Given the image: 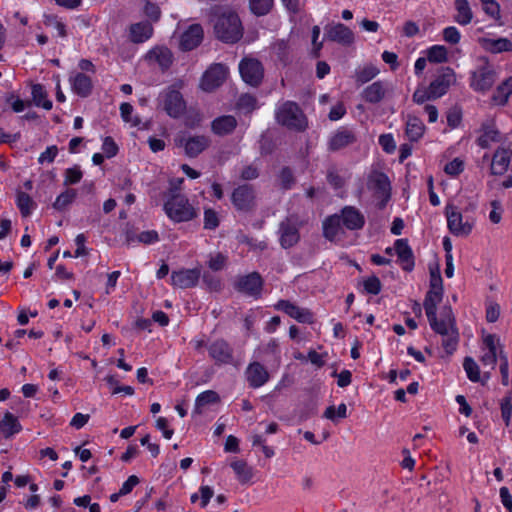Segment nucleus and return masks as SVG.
Here are the masks:
<instances>
[{"mask_svg":"<svg viewBox=\"0 0 512 512\" xmlns=\"http://www.w3.org/2000/svg\"><path fill=\"white\" fill-rule=\"evenodd\" d=\"M324 237L330 241L340 239L344 235V225L340 215H332L323 222Z\"/></svg>","mask_w":512,"mask_h":512,"instance_id":"obj_20","label":"nucleus"},{"mask_svg":"<svg viewBox=\"0 0 512 512\" xmlns=\"http://www.w3.org/2000/svg\"><path fill=\"white\" fill-rule=\"evenodd\" d=\"M211 358L220 364L229 363L232 359V350L224 340H216L208 347Z\"/></svg>","mask_w":512,"mask_h":512,"instance_id":"obj_23","label":"nucleus"},{"mask_svg":"<svg viewBox=\"0 0 512 512\" xmlns=\"http://www.w3.org/2000/svg\"><path fill=\"white\" fill-rule=\"evenodd\" d=\"M228 74L229 70L225 65L214 63L203 73L199 87L205 92H212L225 82Z\"/></svg>","mask_w":512,"mask_h":512,"instance_id":"obj_9","label":"nucleus"},{"mask_svg":"<svg viewBox=\"0 0 512 512\" xmlns=\"http://www.w3.org/2000/svg\"><path fill=\"white\" fill-rule=\"evenodd\" d=\"M275 308L285 312L287 315L298 322L312 323L313 321V315L308 309L298 307L289 301L280 300L275 305Z\"/></svg>","mask_w":512,"mask_h":512,"instance_id":"obj_17","label":"nucleus"},{"mask_svg":"<svg viewBox=\"0 0 512 512\" xmlns=\"http://www.w3.org/2000/svg\"><path fill=\"white\" fill-rule=\"evenodd\" d=\"M364 290L373 295L380 293L382 285L378 277L370 276L363 281Z\"/></svg>","mask_w":512,"mask_h":512,"instance_id":"obj_57","label":"nucleus"},{"mask_svg":"<svg viewBox=\"0 0 512 512\" xmlns=\"http://www.w3.org/2000/svg\"><path fill=\"white\" fill-rule=\"evenodd\" d=\"M31 94L36 106L42 107L45 110H50L52 108V102L47 99V93L42 85H33Z\"/></svg>","mask_w":512,"mask_h":512,"instance_id":"obj_43","label":"nucleus"},{"mask_svg":"<svg viewBox=\"0 0 512 512\" xmlns=\"http://www.w3.org/2000/svg\"><path fill=\"white\" fill-rule=\"evenodd\" d=\"M201 276L200 268L181 269L171 274V284L180 289L191 288L197 285Z\"/></svg>","mask_w":512,"mask_h":512,"instance_id":"obj_13","label":"nucleus"},{"mask_svg":"<svg viewBox=\"0 0 512 512\" xmlns=\"http://www.w3.org/2000/svg\"><path fill=\"white\" fill-rule=\"evenodd\" d=\"M426 132V126L422 120L412 114H408L405 121V134L412 142L419 141Z\"/></svg>","mask_w":512,"mask_h":512,"instance_id":"obj_24","label":"nucleus"},{"mask_svg":"<svg viewBox=\"0 0 512 512\" xmlns=\"http://www.w3.org/2000/svg\"><path fill=\"white\" fill-rule=\"evenodd\" d=\"M478 42L485 51L493 54L512 51V42L508 38L481 37Z\"/></svg>","mask_w":512,"mask_h":512,"instance_id":"obj_25","label":"nucleus"},{"mask_svg":"<svg viewBox=\"0 0 512 512\" xmlns=\"http://www.w3.org/2000/svg\"><path fill=\"white\" fill-rule=\"evenodd\" d=\"M394 250L398 263L405 271H412L415 266L414 254L406 239H397L394 243Z\"/></svg>","mask_w":512,"mask_h":512,"instance_id":"obj_16","label":"nucleus"},{"mask_svg":"<svg viewBox=\"0 0 512 512\" xmlns=\"http://www.w3.org/2000/svg\"><path fill=\"white\" fill-rule=\"evenodd\" d=\"M213 22L215 35L221 41L235 43L242 38V23L235 12L223 10L216 15Z\"/></svg>","mask_w":512,"mask_h":512,"instance_id":"obj_2","label":"nucleus"},{"mask_svg":"<svg viewBox=\"0 0 512 512\" xmlns=\"http://www.w3.org/2000/svg\"><path fill=\"white\" fill-rule=\"evenodd\" d=\"M379 69L372 64H368L358 69L356 72V81L364 84L375 78L379 74Z\"/></svg>","mask_w":512,"mask_h":512,"instance_id":"obj_47","label":"nucleus"},{"mask_svg":"<svg viewBox=\"0 0 512 512\" xmlns=\"http://www.w3.org/2000/svg\"><path fill=\"white\" fill-rule=\"evenodd\" d=\"M16 205L23 217L29 216L36 206L32 198L22 191L16 193Z\"/></svg>","mask_w":512,"mask_h":512,"instance_id":"obj_42","label":"nucleus"},{"mask_svg":"<svg viewBox=\"0 0 512 512\" xmlns=\"http://www.w3.org/2000/svg\"><path fill=\"white\" fill-rule=\"evenodd\" d=\"M275 117L279 124L289 129L301 131L307 127L303 112L296 103L291 101L280 104L275 111Z\"/></svg>","mask_w":512,"mask_h":512,"instance_id":"obj_4","label":"nucleus"},{"mask_svg":"<svg viewBox=\"0 0 512 512\" xmlns=\"http://www.w3.org/2000/svg\"><path fill=\"white\" fill-rule=\"evenodd\" d=\"M230 467L241 484H248L253 478V469L245 460L234 458L230 462Z\"/></svg>","mask_w":512,"mask_h":512,"instance_id":"obj_31","label":"nucleus"},{"mask_svg":"<svg viewBox=\"0 0 512 512\" xmlns=\"http://www.w3.org/2000/svg\"><path fill=\"white\" fill-rule=\"evenodd\" d=\"M443 39L450 44H458L461 40L460 31L454 26H448L443 30Z\"/></svg>","mask_w":512,"mask_h":512,"instance_id":"obj_61","label":"nucleus"},{"mask_svg":"<svg viewBox=\"0 0 512 512\" xmlns=\"http://www.w3.org/2000/svg\"><path fill=\"white\" fill-rule=\"evenodd\" d=\"M500 133L493 126H484L481 131V135L478 138V144L482 148H487L493 143L500 141Z\"/></svg>","mask_w":512,"mask_h":512,"instance_id":"obj_41","label":"nucleus"},{"mask_svg":"<svg viewBox=\"0 0 512 512\" xmlns=\"http://www.w3.org/2000/svg\"><path fill=\"white\" fill-rule=\"evenodd\" d=\"M428 61L433 63H444L448 59V50L444 45H433L426 51Z\"/></svg>","mask_w":512,"mask_h":512,"instance_id":"obj_44","label":"nucleus"},{"mask_svg":"<svg viewBox=\"0 0 512 512\" xmlns=\"http://www.w3.org/2000/svg\"><path fill=\"white\" fill-rule=\"evenodd\" d=\"M43 22L46 27L52 28L53 30H55L56 35L58 37H61V38L67 37L66 24L57 16L45 15Z\"/></svg>","mask_w":512,"mask_h":512,"instance_id":"obj_45","label":"nucleus"},{"mask_svg":"<svg viewBox=\"0 0 512 512\" xmlns=\"http://www.w3.org/2000/svg\"><path fill=\"white\" fill-rule=\"evenodd\" d=\"M335 416L338 418H346L347 417V406L344 403L338 405L337 409L334 406H329L326 408L324 412V417L330 420H334Z\"/></svg>","mask_w":512,"mask_h":512,"instance_id":"obj_58","label":"nucleus"},{"mask_svg":"<svg viewBox=\"0 0 512 512\" xmlns=\"http://www.w3.org/2000/svg\"><path fill=\"white\" fill-rule=\"evenodd\" d=\"M274 0H249V7L253 14L262 16L270 12Z\"/></svg>","mask_w":512,"mask_h":512,"instance_id":"obj_48","label":"nucleus"},{"mask_svg":"<svg viewBox=\"0 0 512 512\" xmlns=\"http://www.w3.org/2000/svg\"><path fill=\"white\" fill-rule=\"evenodd\" d=\"M379 144L386 153L391 154L396 150V142L390 133L380 135Z\"/></svg>","mask_w":512,"mask_h":512,"instance_id":"obj_62","label":"nucleus"},{"mask_svg":"<svg viewBox=\"0 0 512 512\" xmlns=\"http://www.w3.org/2000/svg\"><path fill=\"white\" fill-rule=\"evenodd\" d=\"M144 60L150 66H158L162 70L170 67L173 61L171 51L164 46H156L150 49L144 56Z\"/></svg>","mask_w":512,"mask_h":512,"instance_id":"obj_14","label":"nucleus"},{"mask_svg":"<svg viewBox=\"0 0 512 512\" xmlns=\"http://www.w3.org/2000/svg\"><path fill=\"white\" fill-rule=\"evenodd\" d=\"M355 140L356 137L352 130L340 128L332 134L329 139L328 146L330 150L336 151L352 144Z\"/></svg>","mask_w":512,"mask_h":512,"instance_id":"obj_27","label":"nucleus"},{"mask_svg":"<svg viewBox=\"0 0 512 512\" xmlns=\"http://www.w3.org/2000/svg\"><path fill=\"white\" fill-rule=\"evenodd\" d=\"M447 124L450 129L458 128L462 122V110L459 107H452L446 114Z\"/></svg>","mask_w":512,"mask_h":512,"instance_id":"obj_53","label":"nucleus"},{"mask_svg":"<svg viewBox=\"0 0 512 512\" xmlns=\"http://www.w3.org/2000/svg\"><path fill=\"white\" fill-rule=\"evenodd\" d=\"M454 75L451 70H448L447 73L437 77L434 81L430 83L428 86L430 89V94L433 97V99H438L446 94L448 91L452 81H453Z\"/></svg>","mask_w":512,"mask_h":512,"instance_id":"obj_29","label":"nucleus"},{"mask_svg":"<svg viewBox=\"0 0 512 512\" xmlns=\"http://www.w3.org/2000/svg\"><path fill=\"white\" fill-rule=\"evenodd\" d=\"M237 107L245 112H250L256 108V99L249 94L241 95L238 99Z\"/></svg>","mask_w":512,"mask_h":512,"instance_id":"obj_60","label":"nucleus"},{"mask_svg":"<svg viewBox=\"0 0 512 512\" xmlns=\"http://www.w3.org/2000/svg\"><path fill=\"white\" fill-rule=\"evenodd\" d=\"M511 94H512V76L508 77L507 79H505L503 82H501L497 86V88L493 94L492 100L496 105L503 106L508 102Z\"/></svg>","mask_w":512,"mask_h":512,"instance_id":"obj_36","label":"nucleus"},{"mask_svg":"<svg viewBox=\"0 0 512 512\" xmlns=\"http://www.w3.org/2000/svg\"><path fill=\"white\" fill-rule=\"evenodd\" d=\"M231 201L238 211H251L256 204L254 189L249 185H241L234 189Z\"/></svg>","mask_w":512,"mask_h":512,"instance_id":"obj_10","label":"nucleus"},{"mask_svg":"<svg viewBox=\"0 0 512 512\" xmlns=\"http://www.w3.org/2000/svg\"><path fill=\"white\" fill-rule=\"evenodd\" d=\"M133 110V106L129 103H122L120 105V114L123 121L136 127L140 125V119L137 116H133Z\"/></svg>","mask_w":512,"mask_h":512,"instance_id":"obj_50","label":"nucleus"},{"mask_svg":"<svg viewBox=\"0 0 512 512\" xmlns=\"http://www.w3.org/2000/svg\"><path fill=\"white\" fill-rule=\"evenodd\" d=\"M180 145L189 157H196L209 146V139L204 135L188 136L180 141Z\"/></svg>","mask_w":512,"mask_h":512,"instance_id":"obj_18","label":"nucleus"},{"mask_svg":"<svg viewBox=\"0 0 512 512\" xmlns=\"http://www.w3.org/2000/svg\"><path fill=\"white\" fill-rule=\"evenodd\" d=\"M385 95V89L380 81H376L367 86L362 92V98L370 103L380 102Z\"/></svg>","mask_w":512,"mask_h":512,"instance_id":"obj_38","label":"nucleus"},{"mask_svg":"<svg viewBox=\"0 0 512 512\" xmlns=\"http://www.w3.org/2000/svg\"><path fill=\"white\" fill-rule=\"evenodd\" d=\"M343 225L349 230H358L364 226L365 218L363 214L354 207L347 206L342 209L340 215Z\"/></svg>","mask_w":512,"mask_h":512,"instance_id":"obj_22","label":"nucleus"},{"mask_svg":"<svg viewBox=\"0 0 512 512\" xmlns=\"http://www.w3.org/2000/svg\"><path fill=\"white\" fill-rule=\"evenodd\" d=\"M447 226L449 231L458 237L468 236L475 225L474 218H464L462 213L453 205H447L445 208Z\"/></svg>","mask_w":512,"mask_h":512,"instance_id":"obj_7","label":"nucleus"},{"mask_svg":"<svg viewBox=\"0 0 512 512\" xmlns=\"http://www.w3.org/2000/svg\"><path fill=\"white\" fill-rule=\"evenodd\" d=\"M443 289L429 288L424 300V308L426 315H433L436 312L437 305L442 301Z\"/></svg>","mask_w":512,"mask_h":512,"instance_id":"obj_39","label":"nucleus"},{"mask_svg":"<svg viewBox=\"0 0 512 512\" xmlns=\"http://www.w3.org/2000/svg\"><path fill=\"white\" fill-rule=\"evenodd\" d=\"M220 401L217 392L213 390H206L200 393L195 399L194 412L201 414L203 409L211 404H216Z\"/></svg>","mask_w":512,"mask_h":512,"instance_id":"obj_37","label":"nucleus"},{"mask_svg":"<svg viewBox=\"0 0 512 512\" xmlns=\"http://www.w3.org/2000/svg\"><path fill=\"white\" fill-rule=\"evenodd\" d=\"M219 225L218 214L213 209L204 211V228L215 229Z\"/></svg>","mask_w":512,"mask_h":512,"instance_id":"obj_64","label":"nucleus"},{"mask_svg":"<svg viewBox=\"0 0 512 512\" xmlns=\"http://www.w3.org/2000/svg\"><path fill=\"white\" fill-rule=\"evenodd\" d=\"M22 426L16 416L10 412H6L0 420V431L5 438H10L19 433Z\"/></svg>","mask_w":512,"mask_h":512,"instance_id":"obj_33","label":"nucleus"},{"mask_svg":"<svg viewBox=\"0 0 512 512\" xmlns=\"http://www.w3.org/2000/svg\"><path fill=\"white\" fill-rule=\"evenodd\" d=\"M431 328L442 337V346L448 354H452L458 346L459 332L456 327L455 317L450 306H444L440 319L436 312L427 315Z\"/></svg>","mask_w":512,"mask_h":512,"instance_id":"obj_1","label":"nucleus"},{"mask_svg":"<svg viewBox=\"0 0 512 512\" xmlns=\"http://www.w3.org/2000/svg\"><path fill=\"white\" fill-rule=\"evenodd\" d=\"M482 342L483 354L480 358V361L483 366L495 369L497 361L507 357L506 353L504 352V347L501 343L500 337L495 334L483 332Z\"/></svg>","mask_w":512,"mask_h":512,"instance_id":"obj_5","label":"nucleus"},{"mask_svg":"<svg viewBox=\"0 0 512 512\" xmlns=\"http://www.w3.org/2000/svg\"><path fill=\"white\" fill-rule=\"evenodd\" d=\"M464 167H465L464 160H462L461 158L457 157V158H454L452 161L448 162L444 166L443 169H444V172L447 175L452 176V177H456L460 173L463 172Z\"/></svg>","mask_w":512,"mask_h":512,"instance_id":"obj_52","label":"nucleus"},{"mask_svg":"<svg viewBox=\"0 0 512 512\" xmlns=\"http://www.w3.org/2000/svg\"><path fill=\"white\" fill-rule=\"evenodd\" d=\"M492 210L489 213V220L493 224H499L502 220L503 206L499 200H493L490 202Z\"/></svg>","mask_w":512,"mask_h":512,"instance_id":"obj_59","label":"nucleus"},{"mask_svg":"<svg viewBox=\"0 0 512 512\" xmlns=\"http://www.w3.org/2000/svg\"><path fill=\"white\" fill-rule=\"evenodd\" d=\"M501 414L506 426L510 425L512 418V392L502 399Z\"/></svg>","mask_w":512,"mask_h":512,"instance_id":"obj_55","label":"nucleus"},{"mask_svg":"<svg viewBox=\"0 0 512 512\" xmlns=\"http://www.w3.org/2000/svg\"><path fill=\"white\" fill-rule=\"evenodd\" d=\"M227 262V257L222 253L211 254L208 260V267L213 271L222 270Z\"/></svg>","mask_w":512,"mask_h":512,"instance_id":"obj_56","label":"nucleus"},{"mask_svg":"<svg viewBox=\"0 0 512 512\" xmlns=\"http://www.w3.org/2000/svg\"><path fill=\"white\" fill-rule=\"evenodd\" d=\"M467 377L472 382H479L481 379L480 368L476 361L471 357H466L463 362Z\"/></svg>","mask_w":512,"mask_h":512,"instance_id":"obj_49","label":"nucleus"},{"mask_svg":"<svg viewBox=\"0 0 512 512\" xmlns=\"http://www.w3.org/2000/svg\"><path fill=\"white\" fill-rule=\"evenodd\" d=\"M512 158V150L508 148H498L491 161V173L493 175H503L509 168Z\"/></svg>","mask_w":512,"mask_h":512,"instance_id":"obj_19","label":"nucleus"},{"mask_svg":"<svg viewBox=\"0 0 512 512\" xmlns=\"http://www.w3.org/2000/svg\"><path fill=\"white\" fill-rule=\"evenodd\" d=\"M70 83L73 91L80 96H87L91 92L92 82L89 76L77 73L70 77Z\"/></svg>","mask_w":512,"mask_h":512,"instance_id":"obj_34","label":"nucleus"},{"mask_svg":"<svg viewBox=\"0 0 512 512\" xmlns=\"http://www.w3.org/2000/svg\"><path fill=\"white\" fill-rule=\"evenodd\" d=\"M279 241L283 248H290L298 243L300 239L299 228L296 220L286 218L279 225Z\"/></svg>","mask_w":512,"mask_h":512,"instance_id":"obj_12","label":"nucleus"},{"mask_svg":"<svg viewBox=\"0 0 512 512\" xmlns=\"http://www.w3.org/2000/svg\"><path fill=\"white\" fill-rule=\"evenodd\" d=\"M262 287L261 277L257 273H251L242 279L238 283V288L241 292L249 296H258Z\"/></svg>","mask_w":512,"mask_h":512,"instance_id":"obj_30","label":"nucleus"},{"mask_svg":"<svg viewBox=\"0 0 512 512\" xmlns=\"http://www.w3.org/2000/svg\"><path fill=\"white\" fill-rule=\"evenodd\" d=\"M326 36L343 45H350L354 42V33L341 23L330 26L326 31Z\"/></svg>","mask_w":512,"mask_h":512,"instance_id":"obj_26","label":"nucleus"},{"mask_svg":"<svg viewBox=\"0 0 512 512\" xmlns=\"http://www.w3.org/2000/svg\"><path fill=\"white\" fill-rule=\"evenodd\" d=\"M163 110L172 118H179L186 111V103L179 90L173 87L165 89L159 96Z\"/></svg>","mask_w":512,"mask_h":512,"instance_id":"obj_8","label":"nucleus"},{"mask_svg":"<svg viewBox=\"0 0 512 512\" xmlns=\"http://www.w3.org/2000/svg\"><path fill=\"white\" fill-rule=\"evenodd\" d=\"M239 72L243 81L252 86L258 85L263 78L261 63L253 58H245L239 63Z\"/></svg>","mask_w":512,"mask_h":512,"instance_id":"obj_11","label":"nucleus"},{"mask_svg":"<svg viewBox=\"0 0 512 512\" xmlns=\"http://www.w3.org/2000/svg\"><path fill=\"white\" fill-rule=\"evenodd\" d=\"M483 11L492 19H500V5L497 0H480Z\"/></svg>","mask_w":512,"mask_h":512,"instance_id":"obj_51","label":"nucleus"},{"mask_svg":"<svg viewBox=\"0 0 512 512\" xmlns=\"http://www.w3.org/2000/svg\"><path fill=\"white\" fill-rule=\"evenodd\" d=\"M129 36L134 43H143L151 38L153 28L148 22H140L130 26Z\"/></svg>","mask_w":512,"mask_h":512,"instance_id":"obj_32","label":"nucleus"},{"mask_svg":"<svg viewBox=\"0 0 512 512\" xmlns=\"http://www.w3.org/2000/svg\"><path fill=\"white\" fill-rule=\"evenodd\" d=\"M77 196V193L74 189H67L65 190L64 192H62L61 194H59L54 203H53V208L58 210V211H63L64 209H66L70 204L73 203V201L75 200Z\"/></svg>","mask_w":512,"mask_h":512,"instance_id":"obj_46","label":"nucleus"},{"mask_svg":"<svg viewBox=\"0 0 512 512\" xmlns=\"http://www.w3.org/2000/svg\"><path fill=\"white\" fill-rule=\"evenodd\" d=\"M481 64L471 73L470 86L477 92H486L494 84L497 72L487 58H482Z\"/></svg>","mask_w":512,"mask_h":512,"instance_id":"obj_6","label":"nucleus"},{"mask_svg":"<svg viewBox=\"0 0 512 512\" xmlns=\"http://www.w3.org/2000/svg\"><path fill=\"white\" fill-rule=\"evenodd\" d=\"M107 384L111 387L113 394L124 393L125 395L131 396L134 394V389L131 386H120L114 376H107L105 378Z\"/></svg>","mask_w":512,"mask_h":512,"instance_id":"obj_54","label":"nucleus"},{"mask_svg":"<svg viewBox=\"0 0 512 512\" xmlns=\"http://www.w3.org/2000/svg\"><path fill=\"white\" fill-rule=\"evenodd\" d=\"M246 378L251 387L259 388L268 381L269 374L263 365L254 362L247 367Z\"/></svg>","mask_w":512,"mask_h":512,"instance_id":"obj_21","label":"nucleus"},{"mask_svg":"<svg viewBox=\"0 0 512 512\" xmlns=\"http://www.w3.org/2000/svg\"><path fill=\"white\" fill-rule=\"evenodd\" d=\"M429 87H418L413 93L412 99L416 104H423L428 100H434L431 94L429 93Z\"/></svg>","mask_w":512,"mask_h":512,"instance_id":"obj_63","label":"nucleus"},{"mask_svg":"<svg viewBox=\"0 0 512 512\" xmlns=\"http://www.w3.org/2000/svg\"><path fill=\"white\" fill-rule=\"evenodd\" d=\"M368 185L370 188L377 190L383 194L387 193L390 189V182L387 177L382 172H373L369 176Z\"/></svg>","mask_w":512,"mask_h":512,"instance_id":"obj_40","label":"nucleus"},{"mask_svg":"<svg viewBox=\"0 0 512 512\" xmlns=\"http://www.w3.org/2000/svg\"><path fill=\"white\" fill-rule=\"evenodd\" d=\"M237 127V120L232 115H222L211 122V131L218 136L231 134Z\"/></svg>","mask_w":512,"mask_h":512,"instance_id":"obj_28","label":"nucleus"},{"mask_svg":"<svg viewBox=\"0 0 512 512\" xmlns=\"http://www.w3.org/2000/svg\"><path fill=\"white\" fill-rule=\"evenodd\" d=\"M456 14L454 16L455 22L462 26L471 23L473 19V12L467 0H455Z\"/></svg>","mask_w":512,"mask_h":512,"instance_id":"obj_35","label":"nucleus"},{"mask_svg":"<svg viewBox=\"0 0 512 512\" xmlns=\"http://www.w3.org/2000/svg\"><path fill=\"white\" fill-rule=\"evenodd\" d=\"M164 211L167 217L175 222H188L197 217V209L181 193L169 194L164 202Z\"/></svg>","mask_w":512,"mask_h":512,"instance_id":"obj_3","label":"nucleus"},{"mask_svg":"<svg viewBox=\"0 0 512 512\" xmlns=\"http://www.w3.org/2000/svg\"><path fill=\"white\" fill-rule=\"evenodd\" d=\"M204 32L199 24L190 25L180 36L179 47L183 51L195 49L203 40Z\"/></svg>","mask_w":512,"mask_h":512,"instance_id":"obj_15","label":"nucleus"}]
</instances>
